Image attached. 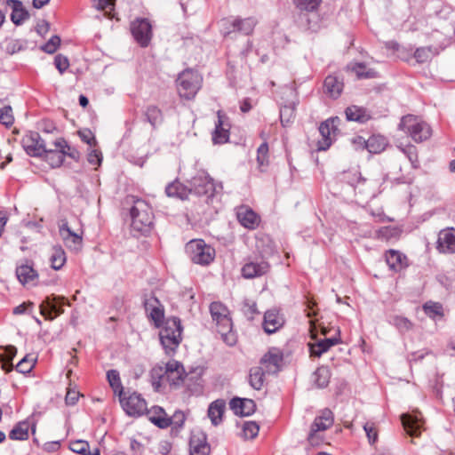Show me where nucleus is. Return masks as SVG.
<instances>
[{
	"label": "nucleus",
	"mask_w": 455,
	"mask_h": 455,
	"mask_svg": "<svg viewBox=\"0 0 455 455\" xmlns=\"http://www.w3.org/2000/svg\"><path fill=\"white\" fill-rule=\"evenodd\" d=\"M152 385L156 390H158L162 382L166 379V371L164 365H156L150 371Z\"/></svg>",
	"instance_id": "obj_47"
},
{
	"label": "nucleus",
	"mask_w": 455,
	"mask_h": 455,
	"mask_svg": "<svg viewBox=\"0 0 455 455\" xmlns=\"http://www.w3.org/2000/svg\"><path fill=\"white\" fill-rule=\"evenodd\" d=\"M395 233V229L391 227H383L377 231L378 237L389 239Z\"/></svg>",
	"instance_id": "obj_63"
},
{
	"label": "nucleus",
	"mask_w": 455,
	"mask_h": 455,
	"mask_svg": "<svg viewBox=\"0 0 455 455\" xmlns=\"http://www.w3.org/2000/svg\"><path fill=\"white\" fill-rule=\"evenodd\" d=\"M334 422L333 413L329 409H323L320 414L315 417L310 428V439L313 440L315 432H323L330 428Z\"/></svg>",
	"instance_id": "obj_24"
},
{
	"label": "nucleus",
	"mask_w": 455,
	"mask_h": 455,
	"mask_svg": "<svg viewBox=\"0 0 455 455\" xmlns=\"http://www.w3.org/2000/svg\"><path fill=\"white\" fill-rule=\"evenodd\" d=\"M268 143L263 141L257 149V163L260 168L268 166L269 155H268Z\"/></svg>",
	"instance_id": "obj_49"
},
{
	"label": "nucleus",
	"mask_w": 455,
	"mask_h": 455,
	"mask_svg": "<svg viewBox=\"0 0 455 455\" xmlns=\"http://www.w3.org/2000/svg\"><path fill=\"white\" fill-rule=\"evenodd\" d=\"M177 91L181 99L193 100L202 87L203 77L194 69L182 71L177 80Z\"/></svg>",
	"instance_id": "obj_4"
},
{
	"label": "nucleus",
	"mask_w": 455,
	"mask_h": 455,
	"mask_svg": "<svg viewBox=\"0 0 455 455\" xmlns=\"http://www.w3.org/2000/svg\"><path fill=\"white\" fill-rule=\"evenodd\" d=\"M256 21L253 18L235 19L232 22L233 31H238L244 35L252 33Z\"/></svg>",
	"instance_id": "obj_37"
},
{
	"label": "nucleus",
	"mask_w": 455,
	"mask_h": 455,
	"mask_svg": "<svg viewBox=\"0 0 455 455\" xmlns=\"http://www.w3.org/2000/svg\"><path fill=\"white\" fill-rule=\"evenodd\" d=\"M66 253L60 246H54L50 257L52 267L55 270L60 269L66 263Z\"/></svg>",
	"instance_id": "obj_42"
},
{
	"label": "nucleus",
	"mask_w": 455,
	"mask_h": 455,
	"mask_svg": "<svg viewBox=\"0 0 455 455\" xmlns=\"http://www.w3.org/2000/svg\"><path fill=\"white\" fill-rule=\"evenodd\" d=\"M60 44V38L58 36H52L48 42L42 47L47 53H54Z\"/></svg>",
	"instance_id": "obj_59"
},
{
	"label": "nucleus",
	"mask_w": 455,
	"mask_h": 455,
	"mask_svg": "<svg viewBox=\"0 0 455 455\" xmlns=\"http://www.w3.org/2000/svg\"><path fill=\"white\" fill-rule=\"evenodd\" d=\"M387 146V140L383 136L372 135L367 140L366 149L371 154L382 152Z\"/></svg>",
	"instance_id": "obj_38"
},
{
	"label": "nucleus",
	"mask_w": 455,
	"mask_h": 455,
	"mask_svg": "<svg viewBox=\"0 0 455 455\" xmlns=\"http://www.w3.org/2000/svg\"><path fill=\"white\" fill-rule=\"evenodd\" d=\"M145 116L148 123L156 127L157 124L163 122V113L161 109L154 105H150L147 108Z\"/></svg>",
	"instance_id": "obj_45"
},
{
	"label": "nucleus",
	"mask_w": 455,
	"mask_h": 455,
	"mask_svg": "<svg viewBox=\"0 0 455 455\" xmlns=\"http://www.w3.org/2000/svg\"><path fill=\"white\" fill-rule=\"evenodd\" d=\"M164 369L166 371V373H175L176 379H182V375L184 373V368L183 365L175 360L169 361L164 365Z\"/></svg>",
	"instance_id": "obj_53"
},
{
	"label": "nucleus",
	"mask_w": 455,
	"mask_h": 455,
	"mask_svg": "<svg viewBox=\"0 0 455 455\" xmlns=\"http://www.w3.org/2000/svg\"><path fill=\"white\" fill-rule=\"evenodd\" d=\"M266 373H267L266 369H264L261 365L251 368L248 376L250 386L255 390H260L265 383Z\"/></svg>",
	"instance_id": "obj_30"
},
{
	"label": "nucleus",
	"mask_w": 455,
	"mask_h": 455,
	"mask_svg": "<svg viewBox=\"0 0 455 455\" xmlns=\"http://www.w3.org/2000/svg\"><path fill=\"white\" fill-rule=\"evenodd\" d=\"M183 327L180 319L176 316L167 318L160 327V343L168 356L176 354L180 344L182 341Z\"/></svg>",
	"instance_id": "obj_2"
},
{
	"label": "nucleus",
	"mask_w": 455,
	"mask_h": 455,
	"mask_svg": "<svg viewBox=\"0 0 455 455\" xmlns=\"http://www.w3.org/2000/svg\"><path fill=\"white\" fill-rule=\"evenodd\" d=\"M339 180L348 184L360 194H367L371 190V181L363 177L362 173L356 169L344 171L339 173Z\"/></svg>",
	"instance_id": "obj_11"
},
{
	"label": "nucleus",
	"mask_w": 455,
	"mask_h": 455,
	"mask_svg": "<svg viewBox=\"0 0 455 455\" xmlns=\"http://www.w3.org/2000/svg\"><path fill=\"white\" fill-rule=\"evenodd\" d=\"M16 275L19 281L25 284L33 281L37 276V274L31 266L21 265L16 268Z\"/></svg>",
	"instance_id": "obj_41"
},
{
	"label": "nucleus",
	"mask_w": 455,
	"mask_h": 455,
	"mask_svg": "<svg viewBox=\"0 0 455 455\" xmlns=\"http://www.w3.org/2000/svg\"><path fill=\"white\" fill-rule=\"evenodd\" d=\"M185 251L192 262L202 266L211 264L216 255L215 249L203 239L190 240L187 243Z\"/></svg>",
	"instance_id": "obj_6"
},
{
	"label": "nucleus",
	"mask_w": 455,
	"mask_h": 455,
	"mask_svg": "<svg viewBox=\"0 0 455 455\" xmlns=\"http://www.w3.org/2000/svg\"><path fill=\"white\" fill-rule=\"evenodd\" d=\"M144 307L148 317L154 323L155 327L160 328L166 319H164V307L160 300L151 296L144 301Z\"/></svg>",
	"instance_id": "obj_16"
},
{
	"label": "nucleus",
	"mask_w": 455,
	"mask_h": 455,
	"mask_svg": "<svg viewBox=\"0 0 455 455\" xmlns=\"http://www.w3.org/2000/svg\"><path fill=\"white\" fill-rule=\"evenodd\" d=\"M54 149H47L44 152V160L52 168L60 167L65 157L64 148L67 147V141L63 138H59L54 141Z\"/></svg>",
	"instance_id": "obj_18"
},
{
	"label": "nucleus",
	"mask_w": 455,
	"mask_h": 455,
	"mask_svg": "<svg viewBox=\"0 0 455 455\" xmlns=\"http://www.w3.org/2000/svg\"><path fill=\"white\" fill-rule=\"evenodd\" d=\"M244 261L241 275L245 279L261 277L270 271V264L262 256H250Z\"/></svg>",
	"instance_id": "obj_8"
},
{
	"label": "nucleus",
	"mask_w": 455,
	"mask_h": 455,
	"mask_svg": "<svg viewBox=\"0 0 455 455\" xmlns=\"http://www.w3.org/2000/svg\"><path fill=\"white\" fill-rule=\"evenodd\" d=\"M399 129L407 133L417 143L428 140L432 135V129L429 124L413 115L403 116L399 124Z\"/></svg>",
	"instance_id": "obj_5"
},
{
	"label": "nucleus",
	"mask_w": 455,
	"mask_h": 455,
	"mask_svg": "<svg viewBox=\"0 0 455 455\" xmlns=\"http://www.w3.org/2000/svg\"><path fill=\"white\" fill-rule=\"evenodd\" d=\"M259 427L254 421L245 422L243 427V435L245 438L253 439L259 434Z\"/></svg>",
	"instance_id": "obj_57"
},
{
	"label": "nucleus",
	"mask_w": 455,
	"mask_h": 455,
	"mask_svg": "<svg viewBox=\"0 0 455 455\" xmlns=\"http://www.w3.org/2000/svg\"><path fill=\"white\" fill-rule=\"evenodd\" d=\"M423 310L430 318H442L443 316V309L442 304L438 302L428 301L423 305Z\"/></svg>",
	"instance_id": "obj_46"
},
{
	"label": "nucleus",
	"mask_w": 455,
	"mask_h": 455,
	"mask_svg": "<svg viewBox=\"0 0 455 455\" xmlns=\"http://www.w3.org/2000/svg\"><path fill=\"white\" fill-rule=\"evenodd\" d=\"M210 313L212 321L216 323L217 331L223 341L228 346L236 342V336L232 330V321L228 307L221 302L215 301L210 305Z\"/></svg>",
	"instance_id": "obj_3"
},
{
	"label": "nucleus",
	"mask_w": 455,
	"mask_h": 455,
	"mask_svg": "<svg viewBox=\"0 0 455 455\" xmlns=\"http://www.w3.org/2000/svg\"><path fill=\"white\" fill-rule=\"evenodd\" d=\"M131 33L140 47H148L151 42L153 32L150 21L146 18H136L130 25Z\"/></svg>",
	"instance_id": "obj_9"
},
{
	"label": "nucleus",
	"mask_w": 455,
	"mask_h": 455,
	"mask_svg": "<svg viewBox=\"0 0 455 455\" xmlns=\"http://www.w3.org/2000/svg\"><path fill=\"white\" fill-rule=\"evenodd\" d=\"M88 162L92 165H100L102 161V155L100 151L92 149L87 157Z\"/></svg>",
	"instance_id": "obj_62"
},
{
	"label": "nucleus",
	"mask_w": 455,
	"mask_h": 455,
	"mask_svg": "<svg viewBox=\"0 0 455 455\" xmlns=\"http://www.w3.org/2000/svg\"><path fill=\"white\" fill-rule=\"evenodd\" d=\"M34 362L32 359H28V356L22 358L15 366L17 371L26 374L32 371L34 368Z\"/></svg>",
	"instance_id": "obj_58"
},
{
	"label": "nucleus",
	"mask_w": 455,
	"mask_h": 455,
	"mask_svg": "<svg viewBox=\"0 0 455 455\" xmlns=\"http://www.w3.org/2000/svg\"><path fill=\"white\" fill-rule=\"evenodd\" d=\"M226 403L222 399L212 402L208 408V417L212 425L218 426L222 421Z\"/></svg>",
	"instance_id": "obj_32"
},
{
	"label": "nucleus",
	"mask_w": 455,
	"mask_h": 455,
	"mask_svg": "<svg viewBox=\"0 0 455 455\" xmlns=\"http://www.w3.org/2000/svg\"><path fill=\"white\" fill-rule=\"evenodd\" d=\"M190 194L194 193L199 196H205L207 198L214 196L216 186L213 179L204 170L198 171L189 180Z\"/></svg>",
	"instance_id": "obj_7"
},
{
	"label": "nucleus",
	"mask_w": 455,
	"mask_h": 455,
	"mask_svg": "<svg viewBox=\"0 0 455 455\" xmlns=\"http://www.w3.org/2000/svg\"><path fill=\"white\" fill-rule=\"evenodd\" d=\"M237 218L241 225L248 229H255L259 223V216L251 209L240 211Z\"/></svg>",
	"instance_id": "obj_35"
},
{
	"label": "nucleus",
	"mask_w": 455,
	"mask_h": 455,
	"mask_svg": "<svg viewBox=\"0 0 455 455\" xmlns=\"http://www.w3.org/2000/svg\"><path fill=\"white\" fill-rule=\"evenodd\" d=\"M14 117L12 109L10 106H4L0 109V123L6 127H10L13 124Z\"/></svg>",
	"instance_id": "obj_54"
},
{
	"label": "nucleus",
	"mask_w": 455,
	"mask_h": 455,
	"mask_svg": "<svg viewBox=\"0 0 455 455\" xmlns=\"http://www.w3.org/2000/svg\"><path fill=\"white\" fill-rule=\"evenodd\" d=\"M403 152L407 156L412 164L418 162V155L415 147L409 146L405 148H403Z\"/></svg>",
	"instance_id": "obj_64"
},
{
	"label": "nucleus",
	"mask_w": 455,
	"mask_h": 455,
	"mask_svg": "<svg viewBox=\"0 0 455 455\" xmlns=\"http://www.w3.org/2000/svg\"><path fill=\"white\" fill-rule=\"evenodd\" d=\"M363 430L365 431L370 444H374L378 441L379 437V431L375 423L366 422L363 425Z\"/></svg>",
	"instance_id": "obj_55"
},
{
	"label": "nucleus",
	"mask_w": 455,
	"mask_h": 455,
	"mask_svg": "<svg viewBox=\"0 0 455 455\" xmlns=\"http://www.w3.org/2000/svg\"><path fill=\"white\" fill-rule=\"evenodd\" d=\"M242 311L249 320H253L254 316L259 314L256 302L250 299H245L243 301Z\"/></svg>",
	"instance_id": "obj_52"
},
{
	"label": "nucleus",
	"mask_w": 455,
	"mask_h": 455,
	"mask_svg": "<svg viewBox=\"0 0 455 455\" xmlns=\"http://www.w3.org/2000/svg\"><path fill=\"white\" fill-rule=\"evenodd\" d=\"M295 117V108L292 106H283L280 108V121L283 126H288Z\"/></svg>",
	"instance_id": "obj_50"
},
{
	"label": "nucleus",
	"mask_w": 455,
	"mask_h": 455,
	"mask_svg": "<svg viewBox=\"0 0 455 455\" xmlns=\"http://www.w3.org/2000/svg\"><path fill=\"white\" fill-rule=\"evenodd\" d=\"M54 65L60 73L63 74L69 67V62L67 57L58 54L54 58Z\"/></svg>",
	"instance_id": "obj_61"
},
{
	"label": "nucleus",
	"mask_w": 455,
	"mask_h": 455,
	"mask_svg": "<svg viewBox=\"0 0 455 455\" xmlns=\"http://www.w3.org/2000/svg\"><path fill=\"white\" fill-rule=\"evenodd\" d=\"M402 424L406 433L411 436H418L420 433L421 422L417 416L403 414Z\"/></svg>",
	"instance_id": "obj_33"
},
{
	"label": "nucleus",
	"mask_w": 455,
	"mask_h": 455,
	"mask_svg": "<svg viewBox=\"0 0 455 455\" xmlns=\"http://www.w3.org/2000/svg\"><path fill=\"white\" fill-rule=\"evenodd\" d=\"M436 250L440 253H455V228H447L439 232L436 242Z\"/></svg>",
	"instance_id": "obj_19"
},
{
	"label": "nucleus",
	"mask_w": 455,
	"mask_h": 455,
	"mask_svg": "<svg viewBox=\"0 0 455 455\" xmlns=\"http://www.w3.org/2000/svg\"><path fill=\"white\" fill-rule=\"evenodd\" d=\"M345 115L347 121H355L360 124H363L370 119L366 110L357 106L347 107L345 110Z\"/></svg>",
	"instance_id": "obj_36"
},
{
	"label": "nucleus",
	"mask_w": 455,
	"mask_h": 455,
	"mask_svg": "<svg viewBox=\"0 0 455 455\" xmlns=\"http://www.w3.org/2000/svg\"><path fill=\"white\" fill-rule=\"evenodd\" d=\"M59 233L65 244L70 251H78L83 246V236L71 230L67 220L59 222Z\"/></svg>",
	"instance_id": "obj_14"
},
{
	"label": "nucleus",
	"mask_w": 455,
	"mask_h": 455,
	"mask_svg": "<svg viewBox=\"0 0 455 455\" xmlns=\"http://www.w3.org/2000/svg\"><path fill=\"white\" fill-rule=\"evenodd\" d=\"M283 324L284 318L278 310L270 309L265 312L262 327L266 333H275L279 331Z\"/></svg>",
	"instance_id": "obj_22"
},
{
	"label": "nucleus",
	"mask_w": 455,
	"mask_h": 455,
	"mask_svg": "<svg viewBox=\"0 0 455 455\" xmlns=\"http://www.w3.org/2000/svg\"><path fill=\"white\" fill-rule=\"evenodd\" d=\"M115 3L116 0H98L97 8L103 11L108 18L113 19L115 14L112 12L115 8Z\"/></svg>",
	"instance_id": "obj_56"
},
{
	"label": "nucleus",
	"mask_w": 455,
	"mask_h": 455,
	"mask_svg": "<svg viewBox=\"0 0 455 455\" xmlns=\"http://www.w3.org/2000/svg\"><path fill=\"white\" fill-rule=\"evenodd\" d=\"M344 89V78L341 75L333 73L328 75L323 81V92L331 99H338Z\"/></svg>",
	"instance_id": "obj_20"
},
{
	"label": "nucleus",
	"mask_w": 455,
	"mask_h": 455,
	"mask_svg": "<svg viewBox=\"0 0 455 455\" xmlns=\"http://www.w3.org/2000/svg\"><path fill=\"white\" fill-rule=\"evenodd\" d=\"M339 343L337 338H330L320 339L315 343L309 344V352L311 356L320 357L323 353L328 351L332 346Z\"/></svg>",
	"instance_id": "obj_29"
},
{
	"label": "nucleus",
	"mask_w": 455,
	"mask_h": 455,
	"mask_svg": "<svg viewBox=\"0 0 455 455\" xmlns=\"http://www.w3.org/2000/svg\"><path fill=\"white\" fill-rule=\"evenodd\" d=\"M385 259L387 266L394 272H399L409 265L406 255L396 250L391 249L387 251Z\"/></svg>",
	"instance_id": "obj_25"
},
{
	"label": "nucleus",
	"mask_w": 455,
	"mask_h": 455,
	"mask_svg": "<svg viewBox=\"0 0 455 455\" xmlns=\"http://www.w3.org/2000/svg\"><path fill=\"white\" fill-rule=\"evenodd\" d=\"M29 423L28 421H20L14 426L9 433L11 440H27L28 438Z\"/></svg>",
	"instance_id": "obj_40"
},
{
	"label": "nucleus",
	"mask_w": 455,
	"mask_h": 455,
	"mask_svg": "<svg viewBox=\"0 0 455 455\" xmlns=\"http://www.w3.org/2000/svg\"><path fill=\"white\" fill-rule=\"evenodd\" d=\"M7 4L12 9L11 20L15 25H20L29 18V13L23 7L21 1L7 0Z\"/></svg>",
	"instance_id": "obj_28"
},
{
	"label": "nucleus",
	"mask_w": 455,
	"mask_h": 455,
	"mask_svg": "<svg viewBox=\"0 0 455 455\" xmlns=\"http://www.w3.org/2000/svg\"><path fill=\"white\" fill-rule=\"evenodd\" d=\"M340 124V119L338 116L331 117L323 122L319 126V132L322 140H318L317 149L319 151L327 150L339 131L338 127Z\"/></svg>",
	"instance_id": "obj_10"
},
{
	"label": "nucleus",
	"mask_w": 455,
	"mask_h": 455,
	"mask_svg": "<svg viewBox=\"0 0 455 455\" xmlns=\"http://www.w3.org/2000/svg\"><path fill=\"white\" fill-rule=\"evenodd\" d=\"M323 0H292L300 12H313L318 9Z\"/></svg>",
	"instance_id": "obj_48"
},
{
	"label": "nucleus",
	"mask_w": 455,
	"mask_h": 455,
	"mask_svg": "<svg viewBox=\"0 0 455 455\" xmlns=\"http://www.w3.org/2000/svg\"><path fill=\"white\" fill-rule=\"evenodd\" d=\"M210 451L205 434L200 431L192 433L189 440L190 455H209Z\"/></svg>",
	"instance_id": "obj_23"
},
{
	"label": "nucleus",
	"mask_w": 455,
	"mask_h": 455,
	"mask_svg": "<svg viewBox=\"0 0 455 455\" xmlns=\"http://www.w3.org/2000/svg\"><path fill=\"white\" fill-rule=\"evenodd\" d=\"M155 411L156 413H159V415L152 416L150 420L160 428H165L169 426L181 427L185 422L186 417L182 411H176L172 417L167 418L161 407H156Z\"/></svg>",
	"instance_id": "obj_17"
},
{
	"label": "nucleus",
	"mask_w": 455,
	"mask_h": 455,
	"mask_svg": "<svg viewBox=\"0 0 455 455\" xmlns=\"http://www.w3.org/2000/svg\"><path fill=\"white\" fill-rule=\"evenodd\" d=\"M165 193L169 197H177L184 200L188 198L190 190L189 188L180 183L179 180H174L166 186Z\"/></svg>",
	"instance_id": "obj_34"
},
{
	"label": "nucleus",
	"mask_w": 455,
	"mask_h": 455,
	"mask_svg": "<svg viewBox=\"0 0 455 455\" xmlns=\"http://www.w3.org/2000/svg\"><path fill=\"white\" fill-rule=\"evenodd\" d=\"M230 408L235 414L240 416H250L256 410V403L252 399L235 397L229 403Z\"/></svg>",
	"instance_id": "obj_27"
},
{
	"label": "nucleus",
	"mask_w": 455,
	"mask_h": 455,
	"mask_svg": "<svg viewBox=\"0 0 455 455\" xmlns=\"http://www.w3.org/2000/svg\"><path fill=\"white\" fill-rule=\"evenodd\" d=\"M119 400L124 411L129 416L138 417L148 411L145 399L136 392L131 394L128 397L124 395Z\"/></svg>",
	"instance_id": "obj_12"
},
{
	"label": "nucleus",
	"mask_w": 455,
	"mask_h": 455,
	"mask_svg": "<svg viewBox=\"0 0 455 455\" xmlns=\"http://www.w3.org/2000/svg\"><path fill=\"white\" fill-rule=\"evenodd\" d=\"M132 206L130 209L131 228L135 235H146L153 227L154 214L151 206L143 199L132 196Z\"/></svg>",
	"instance_id": "obj_1"
},
{
	"label": "nucleus",
	"mask_w": 455,
	"mask_h": 455,
	"mask_svg": "<svg viewBox=\"0 0 455 455\" xmlns=\"http://www.w3.org/2000/svg\"><path fill=\"white\" fill-rule=\"evenodd\" d=\"M436 53L435 48L432 46L419 47L415 50L413 57L418 63L422 64L429 61Z\"/></svg>",
	"instance_id": "obj_43"
},
{
	"label": "nucleus",
	"mask_w": 455,
	"mask_h": 455,
	"mask_svg": "<svg viewBox=\"0 0 455 455\" xmlns=\"http://www.w3.org/2000/svg\"><path fill=\"white\" fill-rule=\"evenodd\" d=\"M21 145L26 153L30 156H42L46 151L44 140L36 132H28L21 139Z\"/></svg>",
	"instance_id": "obj_13"
},
{
	"label": "nucleus",
	"mask_w": 455,
	"mask_h": 455,
	"mask_svg": "<svg viewBox=\"0 0 455 455\" xmlns=\"http://www.w3.org/2000/svg\"><path fill=\"white\" fill-rule=\"evenodd\" d=\"M314 378L318 387H325L330 382L331 371L326 366L318 367L314 372Z\"/></svg>",
	"instance_id": "obj_44"
},
{
	"label": "nucleus",
	"mask_w": 455,
	"mask_h": 455,
	"mask_svg": "<svg viewBox=\"0 0 455 455\" xmlns=\"http://www.w3.org/2000/svg\"><path fill=\"white\" fill-rule=\"evenodd\" d=\"M70 449L72 451L78 454H85L89 449V443L86 441L77 440L70 443Z\"/></svg>",
	"instance_id": "obj_60"
},
{
	"label": "nucleus",
	"mask_w": 455,
	"mask_h": 455,
	"mask_svg": "<svg viewBox=\"0 0 455 455\" xmlns=\"http://www.w3.org/2000/svg\"><path fill=\"white\" fill-rule=\"evenodd\" d=\"M392 323L401 332H407L413 328V323L406 317L401 315H395L392 318Z\"/></svg>",
	"instance_id": "obj_51"
},
{
	"label": "nucleus",
	"mask_w": 455,
	"mask_h": 455,
	"mask_svg": "<svg viewBox=\"0 0 455 455\" xmlns=\"http://www.w3.org/2000/svg\"><path fill=\"white\" fill-rule=\"evenodd\" d=\"M107 379L114 393L117 395L119 398H122L124 392L119 372L116 370H109L107 372Z\"/></svg>",
	"instance_id": "obj_39"
},
{
	"label": "nucleus",
	"mask_w": 455,
	"mask_h": 455,
	"mask_svg": "<svg viewBox=\"0 0 455 455\" xmlns=\"http://www.w3.org/2000/svg\"><path fill=\"white\" fill-rule=\"evenodd\" d=\"M347 70L355 74L358 79H370L379 76L378 72L373 68H367L363 62L351 63L347 66Z\"/></svg>",
	"instance_id": "obj_31"
},
{
	"label": "nucleus",
	"mask_w": 455,
	"mask_h": 455,
	"mask_svg": "<svg viewBox=\"0 0 455 455\" xmlns=\"http://www.w3.org/2000/svg\"><path fill=\"white\" fill-rule=\"evenodd\" d=\"M215 129L212 133L213 144H224L228 141L230 135V123L228 116L221 110L217 112Z\"/></svg>",
	"instance_id": "obj_15"
},
{
	"label": "nucleus",
	"mask_w": 455,
	"mask_h": 455,
	"mask_svg": "<svg viewBox=\"0 0 455 455\" xmlns=\"http://www.w3.org/2000/svg\"><path fill=\"white\" fill-rule=\"evenodd\" d=\"M283 360V355L282 351L276 347H272L260 359V364L266 369L267 373H275L279 371Z\"/></svg>",
	"instance_id": "obj_21"
},
{
	"label": "nucleus",
	"mask_w": 455,
	"mask_h": 455,
	"mask_svg": "<svg viewBox=\"0 0 455 455\" xmlns=\"http://www.w3.org/2000/svg\"><path fill=\"white\" fill-rule=\"evenodd\" d=\"M55 297H47L40 305V313L46 320H53L63 313L62 304H59Z\"/></svg>",
	"instance_id": "obj_26"
}]
</instances>
